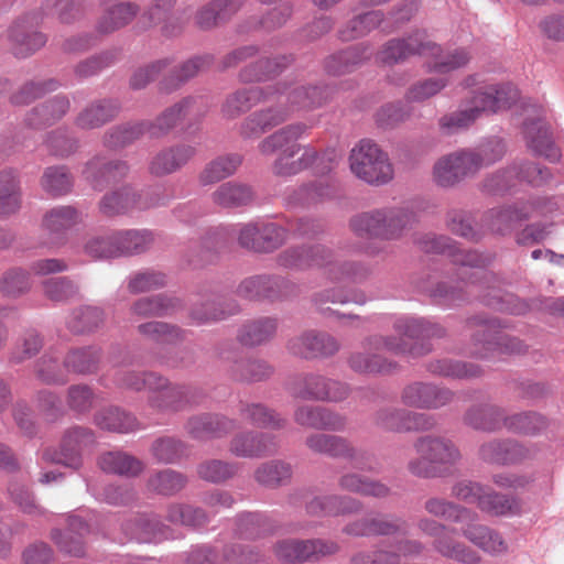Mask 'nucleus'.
<instances>
[{"label":"nucleus","instance_id":"f257e3e1","mask_svg":"<svg viewBox=\"0 0 564 564\" xmlns=\"http://www.w3.org/2000/svg\"><path fill=\"white\" fill-rule=\"evenodd\" d=\"M419 54L426 58L430 72L447 74L466 66L470 61V53L466 48L444 51L437 44L427 41L423 32L403 40H391L378 54L379 62L394 64L408 56Z\"/></svg>","mask_w":564,"mask_h":564},{"label":"nucleus","instance_id":"f03ea898","mask_svg":"<svg viewBox=\"0 0 564 564\" xmlns=\"http://www.w3.org/2000/svg\"><path fill=\"white\" fill-rule=\"evenodd\" d=\"M308 130L304 123L285 126L262 139L258 144L259 152L264 156L278 153L272 171L278 176H290L311 166L317 159V152L311 147H301L297 140Z\"/></svg>","mask_w":564,"mask_h":564},{"label":"nucleus","instance_id":"7ed1b4c3","mask_svg":"<svg viewBox=\"0 0 564 564\" xmlns=\"http://www.w3.org/2000/svg\"><path fill=\"white\" fill-rule=\"evenodd\" d=\"M281 263L300 269L319 268L335 282H358L369 273V269L359 262L334 260L330 251L319 245L288 250L281 256Z\"/></svg>","mask_w":564,"mask_h":564},{"label":"nucleus","instance_id":"20e7f679","mask_svg":"<svg viewBox=\"0 0 564 564\" xmlns=\"http://www.w3.org/2000/svg\"><path fill=\"white\" fill-rule=\"evenodd\" d=\"M413 447L416 457L409 460L408 469L419 477L447 475L462 459L456 445L444 437L422 436L414 442Z\"/></svg>","mask_w":564,"mask_h":564},{"label":"nucleus","instance_id":"39448f33","mask_svg":"<svg viewBox=\"0 0 564 564\" xmlns=\"http://www.w3.org/2000/svg\"><path fill=\"white\" fill-rule=\"evenodd\" d=\"M517 97V91L510 87L488 86L474 96L457 111L444 116L440 126L447 132L464 129L473 124L482 115L495 113L507 109Z\"/></svg>","mask_w":564,"mask_h":564},{"label":"nucleus","instance_id":"423d86ee","mask_svg":"<svg viewBox=\"0 0 564 564\" xmlns=\"http://www.w3.org/2000/svg\"><path fill=\"white\" fill-rule=\"evenodd\" d=\"M351 173L370 185L389 183L394 171L389 156L371 140H361L349 154Z\"/></svg>","mask_w":564,"mask_h":564},{"label":"nucleus","instance_id":"0eeeda50","mask_svg":"<svg viewBox=\"0 0 564 564\" xmlns=\"http://www.w3.org/2000/svg\"><path fill=\"white\" fill-rule=\"evenodd\" d=\"M412 216L402 209H377L356 215L351 230L359 237L397 239L411 225Z\"/></svg>","mask_w":564,"mask_h":564},{"label":"nucleus","instance_id":"6e6552de","mask_svg":"<svg viewBox=\"0 0 564 564\" xmlns=\"http://www.w3.org/2000/svg\"><path fill=\"white\" fill-rule=\"evenodd\" d=\"M417 528L421 533L433 539L432 546L442 556L463 564H480L479 553L458 541L462 528L447 527L429 518L420 519Z\"/></svg>","mask_w":564,"mask_h":564},{"label":"nucleus","instance_id":"1a4fd4ad","mask_svg":"<svg viewBox=\"0 0 564 564\" xmlns=\"http://www.w3.org/2000/svg\"><path fill=\"white\" fill-rule=\"evenodd\" d=\"M480 159L471 150H459L441 156L433 165L436 185L449 188L479 171Z\"/></svg>","mask_w":564,"mask_h":564},{"label":"nucleus","instance_id":"9d476101","mask_svg":"<svg viewBox=\"0 0 564 564\" xmlns=\"http://www.w3.org/2000/svg\"><path fill=\"white\" fill-rule=\"evenodd\" d=\"M557 209V204L551 199L519 202L513 205L491 209L486 219L492 231L503 234L518 223L534 216L546 217Z\"/></svg>","mask_w":564,"mask_h":564},{"label":"nucleus","instance_id":"9b49d317","mask_svg":"<svg viewBox=\"0 0 564 564\" xmlns=\"http://www.w3.org/2000/svg\"><path fill=\"white\" fill-rule=\"evenodd\" d=\"M96 444V436L93 430L85 426H73L65 431L59 444V452L52 454L44 453V458L58 463L73 469L82 466L83 454Z\"/></svg>","mask_w":564,"mask_h":564},{"label":"nucleus","instance_id":"f8f14e48","mask_svg":"<svg viewBox=\"0 0 564 564\" xmlns=\"http://www.w3.org/2000/svg\"><path fill=\"white\" fill-rule=\"evenodd\" d=\"M305 444L314 453L347 458L355 468H372V457L367 452L350 446L343 437L328 434H312L307 436Z\"/></svg>","mask_w":564,"mask_h":564},{"label":"nucleus","instance_id":"ddd939ff","mask_svg":"<svg viewBox=\"0 0 564 564\" xmlns=\"http://www.w3.org/2000/svg\"><path fill=\"white\" fill-rule=\"evenodd\" d=\"M40 20V14L29 13L10 26L8 37L14 55L25 57L45 45L46 36L37 31Z\"/></svg>","mask_w":564,"mask_h":564},{"label":"nucleus","instance_id":"4468645a","mask_svg":"<svg viewBox=\"0 0 564 564\" xmlns=\"http://www.w3.org/2000/svg\"><path fill=\"white\" fill-rule=\"evenodd\" d=\"M338 546L335 542L324 540L300 541L285 539L279 541L274 546L275 556L286 563L317 560L321 556L335 553Z\"/></svg>","mask_w":564,"mask_h":564},{"label":"nucleus","instance_id":"2eb2a0df","mask_svg":"<svg viewBox=\"0 0 564 564\" xmlns=\"http://www.w3.org/2000/svg\"><path fill=\"white\" fill-rule=\"evenodd\" d=\"M376 424L393 432L427 430L433 426L432 420L426 415L393 406L379 410L376 413Z\"/></svg>","mask_w":564,"mask_h":564},{"label":"nucleus","instance_id":"dca6fc26","mask_svg":"<svg viewBox=\"0 0 564 564\" xmlns=\"http://www.w3.org/2000/svg\"><path fill=\"white\" fill-rule=\"evenodd\" d=\"M462 535L491 556H499L508 552V543L503 536L487 525L468 520L462 525Z\"/></svg>","mask_w":564,"mask_h":564},{"label":"nucleus","instance_id":"f3484780","mask_svg":"<svg viewBox=\"0 0 564 564\" xmlns=\"http://www.w3.org/2000/svg\"><path fill=\"white\" fill-rule=\"evenodd\" d=\"M421 248L426 252L446 253L453 262L462 267H481L485 259L476 251H465L458 248L449 238L444 236H425L420 241Z\"/></svg>","mask_w":564,"mask_h":564},{"label":"nucleus","instance_id":"a211bd4d","mask_svg":"<svg viewBox=\"0 0 564 564\" xmlns=\"http://www.w3.org/2000/svg\"><path fill=\"white\" fill-rule=\"evenodd\" d=\"M293 417L295 423L307 429L343 431L346 426L345 416L322 406H299Z\"/></svg>","mask_w":564,"mask_h":564},{"label":"nucleus","instance_id":"6ab92c4d","mask_svg":"<svg viewBox=\"0 0 564 564\" xmlns=\"http://www.w3.org/2000/svg\"><path fill=\"white\" fill-rule=\"evenodd\" d=\"M288 348L295 356L311 358L335 354L338 350V344L327 334L311 332L292 338Z\"/></svg>","mask_w":564,"mask_h":564},{"label":"nucleus","instance_id":"aec40b11","mask_svg":"<svg viewBox=\"0 0 564 564\" xmlns=\"http://www.w3.org/2000/svg\"><path fill=\"white\" fill-rule=\"evenodd\" d=\"M513 178H520L533 185H541L549 178V172L536 164L527 163L496 174L487 181L485 186L490 192L505 191L514 185Z\"/></svg>","mask_w":564,"mask_h":564},{"label":"nucleus","instance_id":"412c9836","mask_svg":"<svg viewBox=\"0 0 564 564\" xmlns=\"http://www.w3.org/2000/svg\"><path fill=\"white\" fill-rule=\"evenodd\" d=\"M401 398L409 406L429 409L446 404L452 399V393L430 383L416 382L405 387Z\"/></svg>","mask_w":564,"mask_h":564},{"label":"nucleus","instance_id":"4be33fe9","mask_svg":"<svg viewBox=\"0 0 564 564\" xmlns=\"http://www.w3.org/2000/svg\"><path fill=\"white\" fill-rule=\"evenodd\" d=\"M275 448V438L265 433H242L230 443V452L239 457H260Z\"/></svg>","mask_w":564,"mask_h":564},{"label":"nucleus","instance_id":"5701e85b","mask_svg":"<svg viewBox=\"0 0 564 564\" xmlns=\"http://www.w3.org/2000/svg\"><path fill=\"white\" fill-rule=\"evenodd\" d=\"M88 531V525L80 518L70 516L67 529L63 533L59 530H53L52 539L61 551L74 556H83L85 554L84 536Z\"/></svg>","mask_w":564,"mask_h":564},{"label":"nucleus","instance_id":"b1692460","mask_svg":"<svg viewBox=\"0 0 564 564\" xmlns=\"http://www.w3.org/2000/svg\"><path fill=\"white\" fill-rule=\"evenodd\" d=\"M80 221V214L72 206H56L45 213L42 220L43 228L52 240H61L65 232Z\"/></svg>","mask_w":564,"mask_h":564},{"label":"nucleus","instance_id":"393cba45","mask_svg":"<svg viewBox=\"0 0 564 564\" xmlns=\"http://www.w3.org/2000/svg\"><path fill=\"white\" fill-rule=\"evenodd\" d=\"M524 134L530 149L538 155H542L550 161L560 160V150L554 145L546 122L539 119L534 122L525 123Z\"/></svg>","mask_w":564,"mask_h":564},{"label":"nucleus","instance_id":"a878e982","mask_svg":"<svg viewBox=\"0 0 564 564\" xmlns=\"http://www.w3.org/2000/svg\"><path fill=\"white\" fill-rule=\"evenodd\" d=\"M245 1L215 0L197 12L196 23L202 29H209L235 14L243 6Z\"/></svg>","mask_w":564,"mask_h":564},{"label":"nucleus","instance_id":"bb28decb","mask_svg":"<svg viewBox=\"0 0 564 564\" xmlns=\"http://www.w3.org/2000/svg\"><path fill=\"white\" fill-rule=\"evenodd\" d=\"M187 427L195 438L205 440L228 433L235 427V423L223 416L206 415L191 419Z\"/></svg>","mask_w":564,"mask_h":564},{"label":"nucleus","instance_id":"cd10ccee","mask_svg":"<svg viewBox=\"0 0 564 564\" xmlns=\"http://www.w3.org/2000/svg\"><path fill=\"white\" fill-rule=\"evenodd\" d=\"M21 205L18 175L12 170L0 171V216L15 213Z\"/></svg>","mask_w":564,"mask_h":564},{"label":"nucleus","instance_id":"c85d7f7f","mask_svg":"<svg viewBox=\"0 0 564 564\" xmlns=\"http://www.w3.org/2000/svg\"><path fill=\"white\" fill-rule=\"evenodd\" d=\"M195 149L191 145H178L160 152L151 164L155 174H169L188 162Z\"/></svg>","mask_w":564,"mask_h":564},{"label":"nucleus","instance_id":"c756f323","mask_svg":"<svg viewBox=\"0 0 564 564\" xmlns=\"http://www.w3.org/2000/svg\"><path fill=\"white\" fill-rule=\"evenodd\" d=\"M95 423L101 430L116 433H129L137 429L135 416L118 408H108L95 415Z\"/></svg>","mask_w":564,"mask_h":564},{"label":"nucleus","instance_id":"7c9ffc66","mask_svg":"<svg viewBox=\"0 0 564 564\" xmlns=\"http://www.w3.org/2000/svg\"><path fill=\"white\" fill-rule=\"evenodd\" d=\"M281 284L278 278L252 276L241 282L238 292L249 300L271 299L281 294Z\"/></svg>","mask_w":564,"mask_h":564},{"label":"nucleus","instance_id":"2f4dec72","mask_svg":"<svg viewBox=\"0 0 564 564\" xmlns=\"http://www.w3.org/2000/svg\"><path fill=\"white\" fill-rule=\"evenodd\" d=\"M358 502L349 497L326 496L317 497L307 505V512L313 516H333L354 512Z\"/></svg>","mask_w":564,"mask_h":564},{"label":"nucleus","instance_id":"473e14b6","mask_svg":"<svg viewBox=\"0 0 564 564\" xmlns=\"http://www.w3.org/2000/svg\"><path fill=\"white\" fill-rule=\"evenodd\" d=\"M395 332L405 338L416 339L424 337L442 336L444 329L424 318L400 317L394 323Z\"/></svg>","mask_w":564,"mask_h":564},{"label":"nucleus","instance_id":"72a5a7b5","mask_svg":"<svg viewBox=\"0 0 564 564\" xmlns=\"http://www.w3.org/2000/svg\"><path fill=\"white\" fill-rule=\"evenodd\" d=\"M265 98L267 95L263 88L259 86L243 88L227 98L223 112L228 118H235L250 109L256 102Z\"/></svg>","mask_w":564,"mask_h":564},{"label":"nucleus","instance_id":"f704fd0d","mask_svg":"<svg viewBox=\"0 0 564 564\" xmlns=\"http://www.w3.org/2000/svg\"><path fill=\"white\" fill-rule=\"evenodd\" d=\"M275 332V319L260 318L246 323L239 330L238 339L243 345L256 346L272 338Z\"/></svg>","mask_w":564,"mask_h":564},{"label":"nucleus","instance_id":"c9c22d12","mask_svg":"<svg viewBox=\"0 0 564 564\" xmlns=\"http://www.w3.org/2000/svg\"><path fill=\"white\" fill-rule=\"evenodd\" d=\"M241 162L242 158L239 154L218 156L206 165L199 181L204 185L219 182L234 174Z\"/></svg>","mask_w":564,"mask_h":564},{"label":"nucleus","instance_id":"e433bc0d","mask_svg":"<svg viewBox=\"0 0 564 564\" xmlns=\"http://www.w3.org/2000/svg\"><path fill=\"white\" fill-rule=\"evenodd\" d=\"M99 467L110 474L135 476L141 469L137 458L123 452H108L98 459Z\"/></svg>","mask_w":564,"mask_h":564},{"label":"nucleus","instance_id":"4c0bfd02","mask_svg":"<svg viewBox=\"0 0 564 564\" xmlns=\"http://www.w3.org/2000/svg\"><path fill=\"white\" fill-rule=\"evenodd\" d=\"M478 508L494 516H508L520 512V502L514 497L497 494L487 487Z\"/></svg>","mask_w":564,"mask_h":564},{"label":"nucleus","instance_id":"58836bf2","mask_svg":"<svg viewBox=\"0 0 564 564\" xmlns=\"http://www.w3.org/2000/svg\"><path fill=\"white\" fill-rule=\"evenodd\" d=\"M424 508L434 517L443 518L462 525L468 520H471L473 516L468 509L436 497L427 499L424 503Z\"/></svg>","mask_w":564,"mask_h":564},{"label":"nucleus","instance_id":"ea45409f","mask_svg":"<svg viewBox=\"0 0 564 564\" xmlns=\"http://www.w3.org/2000/svg\"><path fill=\"white\" fill-rule=\"evenodd\" d=\"M139 7L133 3H119L110 8L100 19L98 29L110 33L129 24L137 15Z\"/></svg>","mask_w":564,"mask_h":564},{"label":"nucleus","instance_id":"a19ab883","mask_svg":"<svg viewBox=\"0 0 564 564\" xmlns=\"http://www.w3.org/2000/svg\"><path fill=\"white\" fill-rule=\"evenodd\" d=\"M68 109L69 101L65 97L56 96L41 107H36L26 120L32 127L50 124L62 118Z\"/></svg>","mask_w":564,"mask_h":564},{"label":"nucleus","instance_id":"79ce46f5","mask_svg":"<svg viewBox=\"0 0 564 564\" xmlns=\"http://www.w3.org/2000/svg\"><path fill=\"white\" fill-rule=\"evenodd\" d=\"M253 197L252 189L245 184L228 182L223 184L213 194L214 202L225 207L246 205Z\"/></svg>","mask_w":564,"mask_h":564},{"label":"nucleus","instance_id":"37998d69","mask_svg":"<svg viewBox=\"0 0 564 564\" xmlns=\"http://www.w3.org/2000/svg\"><path fill=\"white\" fill-rule=\"evenodd\" d=\"M117 112L110 101H101L87 107L77 117L76 123L82 129H95L111 120Z\"/></svg>","mask_w":564,"mask_h":564},{"label":"nucleus","instance_id":"c03bdc74","mask_svg":"<svg viewBox=\"0 0 564 564\" xmlns=\"http://www.w3.org/2000/svg\"><path fill=\"white\" fill-rule=\"evenodd\" d=\"M242 417L249 423L264 429L279 430L285 426L286 420L262 404H248L241 410Z\"/></svg>","mask_w":564,"mask_h":564},{"label":"nucleus","instance_id":"a18cd8bd","mask_svg":"<svg viewBox=\"0 0 564 564\" xmlns=\"http://www.w3.org/2000/svg\"><path fill=\"white\" fill-rule=\"evenodd\" d=\"M137 204V194L128 186L107 194L100 200L99 207L104 215L123 214Z\"/></svg>","mask_w":564,"mask_h":564},{"label":"nucleus","instance_id":"49530a36","mask_svg":"<svg viewBox=\"0 0 564 564\" xmlns=\"http://www.w3.org/2000/svg\"><path fill=\"white\" fill-rule=\"evenodd\" d=\"M128 238L133 241V246H108V241L97 239L86 245V250L95 258H112L131 254L139 248V236L137 232L128 231L122 235L121 239L126 240Z\"/></svg>","mask_w":564,"mask_h":564},{"label":"nucleus","instance_id":"de8ad7c7","mask_svg":"<svg viewBox=\"0 0 564 564\" xmlns=\"http://www.w3.org/2000/svg\"><path fill=\"white\" fill-rule=\"evenodd\" d=\"M339 485L345 490L372 497H386L390 491L384 484L369 478H362L357 474L343 476L339 480Z\"/></svg>","mask_w":564,"mask_h":564},{"label":"nucleus","instance_id":"09e8293b","mask_svg":"<svg viewBox=\"0 0 564 564\" xmlns=\"http://www.w3.org/2000/svg\"><path fill=\"white\" fill-rule=\"evenodd\" d=\"M519 448L511 442L494 441L484 444L479 454L482 460L492 464H509L516 460Z\"/></svg>","mask_w":564,"mask_h":564},{"label":"nucleus","instance_id":"8fccbe9b","mask_svg":"<svg viewBox=\"0 0 564 564\" xmlns=\"http://www.w3.org/2000/svg\"><path fill=\"white\" fill-rule=\"evenodd\" d=\"M291 467L286 463L272 460L262 464L254 473L256 480L264 486H279L291 478Z\"/></svg>","mask_w":564,"mask_h":564},{"label":"nucleus","instance_id":"3c124183","mask_svg":"<svg viewBox=\"0 0 564 564\" xmlns=\"http://www.w3.org/2000/svg\"><path fill=\"white\" fill-rule=\"evenodd\" d=\"M383 21L381 11H370L352 19L346 29L340 32V36L345 41H350L362 36L371 30L378 28Z\"/></svg>","mask_w":564,"mask_h":564},{"label":"nucleus","instance_id":"603ef678","mask_svg":"<svg viewBox=\"0 0 564 564\" xmlns=\"http://www.w3.org/2000/svg\"><path fill=\"white\" fill-rule=\"evenodd\" d=\"M98 361V350L82 348L69 351L64 360V365L70 371L86 373L96 370Z\"/></svg>","mask_w":564,"mask_h":564},{"label":"nucleus","instance_id":"864d4df0","mask_svg":"<svg viewBox=\"0 0 564 564\" xmlns=\"http://www.w3.org/2000/svg\"><path fill=\"white\" fill-rule=\"evenodd\" d=\"M323 91L318 87H295L279 98L280 105L290 102L292 108H308L322 104Z\"/></svg>","mask_w":564,"mask_h":564},{"label":"nucleus","instance_id":"5fc2aeb1","mask_svg":"<svg viewBox=\"0 0 564 564\" xmlns=\"http://www.w3.org/2000/svg\"><path fill=\"white\" fill-rule=\"evenodd\" d=\"M399 530H401V521L387 518L371 519L370 522H356L347 528L348 533L356 535L392 534Z\"/></svg>","mask_w":564,"mask_h":564},{"label":"nucleus","instance_id":"6e6d98bb","mask_svg":"<svg viewBox=\"0 0 564 564\" xmlns=\"http://www.w3.org/2000/svg\"><path fill=\"white\" fill-rule=\"evenodd\" d=\"M501 417V413L499 409L489 405H478L471 408L466 414V422L470 426L478 430H494L499 420Z\"/></svg>","mask_w":564,"mask_h":564},{"label":"nucleus","instance_id":"4d7b16f0","mask_svg":"<svg viewBox=\"0 0 564 564\" xmlns=\"http://www.w3.org/2000/svg\"><path fill=\"white\" fill-rule=\"evenodd\" d=\"M72 184V177L63 166L46 169L42 177L43 188L55 196L66 194Z\"/></svg>","mask_w":564,"mask_h":564},{"label":"nucleus","instance_id":"13d9d810","mask_svg":"<svg viewBox=\"0 0 564 564\" xmlns=\"http://www.w3.org/2000/svg\"><path fill=\"white\" fill-rule=\"evenodd\" d=\"M167 518L171 522L187 527H202L206 523L207 517L203 510L192 506H172L169 510Z\"/></svg>","mask_w":564,"mask_h":564},{"label":"nucleus","instance_id":"bf43d9fd","mask_svg":"<svg viewBox=\"0 0 564 564\" xmlns=\"http://www.w3.org/2000/svg\"><path fill=\"white\" fill-rule=\"evenodd\" d=\"M181 336L180 330L166 323L149 322L143 324V344L152 341L173 343Z\"/></svg>","mask_w":564,"mask_h":564},{"label":"nucleus","instance_id":"052dcab7","mask_svg":"<svg viewBox=\"0 0 564 564\" xmlns=\"http://www.w3.org/2000/svg\"><path fill=\"white\" fill-rule=\"evenodd\" d=\"M29 288V275L21 269L8 270L0 279V292L8 296H18Z\"/></svg>","mask_w":564,"mask_h":564},{"label":"nucleus","instance_id":"680f3d73","mask_svg":"<svg viewBox=\"0 0 564 564\" xmlns=\"http://www.w3.org/2000/svg\"><path fill=\"white\" fill-rule=\"evenodd\" d=\"M188 104V101H184L167 109L158 118L156 123L149 129V132L152 135H158L175 127L186 116Z\"/></svg>","mask_w":564,"mask_h":564},{"label":"nucleus","instance_id":"e2e57ef3","mask_svg":"<svg viewBox=\"0 0 564 564\" xmlns=\"http://www.w3.org/2000/svg\"><path fill=\"white\" fill-rule=\"evenodd\" d=\"M185 484L184 476L170 469L161 471L150 481V486L163 495H173L180 491Z\"/></svg>","mask_w":564,"mask_h":564},{"label":"nucleus","instance_id":"0e129e2a","mask_svg":"<svg viewBox=\"0 0 564 564\" xmlns=\"http://www.w3.org/2000/svg\"><path fill=\"white\" fill-rule=\"evenodd\" d=\"M104 321L102 312L97 307H85L75 314L69 322V328L76 333L89 332L97 328Z\"/></svg>","mask_w":564,"mask_h":564},{"label":"nucleus","instance_id":"69168bd1","mask_svg":"<svg viewBox=\"0 0 564 564\" xmlns=\"http://www.w3.org/2000/svg\"><path fill=\"white\" fill-rule=\"evenodd\" d=\"M235 474L236 467L221 460H210L198 466L199 477L210 482L224 481Z\"/></svg>","mask_w":564,"mask_h":564},{"label":"nucleus","instance_id":"338daca9","mask_svg":"<svg viewBox=\"0 0 564 564\" xmlns=\"http://www.w3.org/2000/svg\"><path fill=\"white\" fill-rule=\"evenodd\" d=\"M94 394L91 389L85 384L72 386L67 393V404L70 410L83 413L91 409Z\"/></svg>","mask_w":564,"mask_h":564},{"label":"nucleus","instance_id":"774afa93","mask_svg":"<svg viewBox=\"0 0 564 564\" xmlns=\"http://www.w3.org/2000/svg\"><path fill=\"white\" fill-rule=\"evenodd\" d=\"M329 380L317 376L310 375L303 379V387L299 388L296 391V395L302 399H314V400H325L327 397L326 389L328 387Z\"/></svg>","mask_w":564,"mask_h":564}]
</instances>
